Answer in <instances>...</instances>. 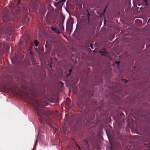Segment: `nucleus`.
I'll return each instance as SVG.
<instances>
[{"label":"nucleus","mask_w":150,"mask_h":150,"mask_svg":"<svg viewBox=\"0 0 150 150\" xmlns=\"http://www.w3.org/2000/svg\"><path fill=\"white\" fill-rule=\"evenodd\" d=\"M34 43L36 46H38V42L37 40H35L34 42Z\"/></svg>","instance_id":"20e7f679"},{"label":"nucleus","mask_w":150,"mask_h":150,"mask_svg":"<svg viewBox=\"0 0 150 150\" xmlns=\"http://www.w3.org/2000/svg\"><path fill=\"white\" fill-rule=\"evenodd\" d=\"M37 142V140H36V143Z\"/></svg>","instance_id":"f8f14e48"},{"label":"nucleus","mask_w":150,"mask_h":150,"mask_svg":"<svg viewBox=\"0 0 150 150\" xmlns=\"http://www.w3.org/2000/svg\"><path fill=\"white\" fill-rule=\"evenodd\" d=\"M69 71H70V72H71V70H69Z\"/></svg>","instance_id":"1a4fd4ad"},{"label":"nucleus","mask_w":150,"mask_h":150,"mask_svg":"<svg viewBox=\"0 0 150 150\" xmlns=\"http://www.w3.org/2000/svg\"><path fill=\"white\" fill-rule=\"evenodd\" d=\"M66 102L68 104H70V99L69 98H67L66 100Z\"/></svg>","instance_id":"7ed1b4c3"},{"label":"nucleus","mask_w":150,"mask_h":150,"mask_svg":"<svg viewBox=\"0 0 150 150\" xmlns=\"http://www.w3.org/2000/svg\"><path fill=\"white\" fill-rule=\"evenodd\" d=\"M138 21V20H136V21Z\"/></svg>","instance_id":"9b49d317"},{"label":"nucleus","mask_w":150,"mask_h":150,"mask_svg":"<svg viewBox=\"0 0 150 150\" xmlns=\"http://www.w3.org/2000/svg\"><path fill=\"white\" fill-rule=\"evenodd\" d=\"M91 47H93V45H91Z\"/></svg>","instance_id":"423d86ee"},{"label":"nucleus","mask_w":150,"mask_h":150,"mask_svg":"<svg viewBox=\"0 0 150 150\" xmlns=\"http://www.w3.org/2000/svg\"><path fill=\"white\" fill-rule=\"evenodd\" d=\"M20 1H18V4H19V3H20Z\"/></svg>","instance_id":"0eeeda50"},{"label":"nucleus","mask_w":150,"mask_h":150,"mask_svg":"<svg viewBox=\"0 0 150 150\" xmlns=\"http://www.w3.org/2000/svg\"><path fill=\"white\" fill-rule=\"evenodd\" d=\"M100 52L103 55L107 56L108 54L105 51H103L102 50H100Z\"/></svg>","instance_id":"f03ea898"},{"label":"nucleus","mask_w":150,"mask_h":150,"mask_svg":"<svg viewBox=\"0 0 150 150\" xmlns=\"http://www.w3.org/2000/svg\"><path fill=\"white\" fill-rule=\"evenodd\" d=\"M7 47H8V48H9V46H8Z\"/></svg>","instance_id":"6e6552de"},{"label":"nucleus","mask_w":150,"mask_h":150,"mask_svg":"<svg viewBox=\"0 0 150 150\" xmlns=\"http://www.w3.org/2000/svg\"><path fill=\"white\" fill-rule=\"evenodd\" d=\"M150 21V19H149V20L148 21V22L149 21Z\"/></svg>","instance_id":"9d476101"},{"label":"nucleus","mask_w":150,"mask_h":150,"mask_svg":"<svg viewBox=\"0 0 150 150\" xmlns=\"http://www.w3.org/2000/svg\"><path fill=\"white\" fill-rule=\"evenodd\" d=\"M52 29L53 31H54L56 33H60V31L57 30L56 28H52Z\"/></svg>","instance_id":"f257e3e1"},{"label":"nucleus","mask_w":150,"mask_h":150,"mask_svg":"<svg viewBox=\"0 0 150 150\" xmlns=\"http://www.w3.org/2000/svg\"><path fill=\"white\" fill-rule=\"evenodd\" d=\"M120 62H116V64H119Z\"/></svg>","instance_id":"39448f33"},{"label":"nucleus","mask_w":150,"mask_h":150,"mask_svg":"<svg viewBox=\"0 0 150 150\" xmlns=\"http://www.w3.org/2000/svg\"><path fill=\"white\" fill-rule=\"evenodd\" d=\"M79 149L80 150V148L79 147Z\"/></svg>","instance_id":"4468645a"},{"label":"nucleus","mask_w":150,"mask_h":150,"mask_svg":"<svg viewBox=\"0 0 150 150\" xmlns=\"http://www.w3.org/2000/svg\"><path fill=\"white\" fill-rule=\"evenodd\" d=\"M145 1H147V0H145Z\"/></svg>","instance_id":"ddd939ff"}]
</instances>
